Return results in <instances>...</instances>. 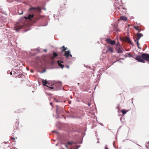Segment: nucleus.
I'll use <instances>...</instances> for the list:
<instances>
[{
    "label": "nucleus",
    "instance_id": "obj_15",
    "mask_svg": "<svg viewBox=\"0 0 149 149\" xmlns=\"http://www.w3.org/2000/svg\"><path fill=\"white\" fill-rule=\"evenodd\" d=\"M73 144H76V143L73 141H68L67 142V144L68 145H71Z\"/></svg>",
    "mask_w": 149,
    "mask_h": 149
},
{
    "label": "nucleus",
    "instance_id": "obj_44",
    "mask_svg": "<svg viewBox=\"0 0 149 149\" xmlns=\"http://www.w3.org/2000/svg\"><path fill=\"white\" fill-rule=\"evenodd\" d=\"M65 47V46L64 45H63L61 48V49H62V48L64 49Z\"/></svg>",
    "mask_w": 149,
    "mask_h": 149
},
{
    "label": "nucleus",
    "instance_id": "obj_40",
    "mask_svg": "<svg viewBox=\"0 0 149 149\" xmlns=\"http://www.w3.org/2000/svg\"><path fill=\"white\" fill-rule=\"evenodd\" d=\"M48 24V23H47L45 25H42V26H47Z\"/></svg>",
    "mask_w": 149,
    "mask_h": 149
},
{
    "label": "nucleus",
    "instance_id": "obj_31",
    "mask_svg": "<svg viewBox=\"0 0 149 149\" xmlns=\"http://www.w3.org/2000/svg\"><path fill=\"white\" fill-rule=\"evenodd\" d=\"M22 76H23V75L22 74H19L18 76V77L19 78H21L22 77Z\"/></svg>",
    "mask_w": 149,
    "mask_h": 149
},
{
    "label": "nucleus",
    "instance_id": "obj_7",
    "mask_svg": "<svg viewBox=\"0 0 149 149\" xmlns=\"http://www.w3.org/2000/svg\"><path fill=\"white\" fill-rule=\"evenodd\" d=\"M55 86H57V88H56L55 90H58L60 89V88L62 87V84L60 81H58V83L56 84L55 85Z\"/></svg>",
    "mask_w": 149,
    "mask_h": 149
},
{
    "label": "nucleus",
    "instance_id": "obj_36",
    "mask_svg": "<svg viewBox=\"0 0 149 149\" xmlns=\"http://www.w3.org/2000/svg\"><path fill=\"white\" fill-rule=\"evenodd\" d=\"M60 15L59 13H58L57 14H56V17H58V16Z\"/></svg>",
    "mask_w": 149,
    "mask_h": 149
},
{
    "label": "nucleus",
    "instance_id": "obj_53",
    "mask_svg": "<svg viewBox=\"0 0 149 149\" xmlns=\"http://www.w3.org/2000/svg\"><path fill=\"white\" fill-rule=\"evenodd\" d=\"M138 48L139 49H141V47H140L139 46V47H138Z\"/></svg>",
    "mask_w": 149,
    "mask_h": 149
},
{
    "label": "nucleus",
    "instance_id": "obj_54",
    "mask_svg": "<svg viewBox=\"0 0 149 149\" xmlns=\"http://www.w3.org/2000/svg\"><path fill=\"white\" fill-rule=\"evenodd\" d=\"M8 142H6L5 141V142H4V143L5 144H6Z\"/></svg>",
    "mask_w": 149,
    "mask_h": 149
},
{
    "label": "nucleus",
    "instance_id": "obj_19",
    "mask_svg": "<svg viewBox=\"0 0 149 149\" xmlns=\"http://www.w3.org/2000/svg\"><path fill=\"white\" fill-rule=\"evenodd\" d=\"M46 72V69H44L42 71H41L40 70L38 71V72H40L41 74H42L45 72Z\"/></svg>",
    "mask_w": 149,
    "mask_h": 149
},
{
    "label": "nucleus",
    "instance_id": "obj_60",
    "mask_svg": "<svg viewBox=\"0 0 149 149\" xmlns=\"http://www.w3.org/2000/svg\"><path fill=\"white\" fill-rule=\"evenodd\" d=\"M97 143H100V141H98L97 142Z\"/></svg>",
    "mask_w": 149,
    "mask_h": 149
},
{
    "label": "nucleus",
    "instance_id": "obj_2",
    "mask_svg": "<svg viewBox=\"0 0 149 149\" xmlns=\"http://www.w3.org/2000/svg\"><path fill=\"white\" fill-rule=\"evenodd\" d=\"M135 59L138 62L145 63V61L149 62V54L143 53L141 55H137Z\"/></svg>",
    "mask_w": 149,
    "mask_h": 149
},
{
    "label": "nucleus",
    "instance_id": "obj_28",
    "mask_svg": "<svg viewBox=\"0 0 149 149\" xmlns=\"http://www.w3.org/2000/svg\"><path fill=\"white\" fill-rule=\"evenodd\" d=\"M75 145L76 146L75 147H76V149H78L81 146V145H77L76 143Z\"/></svg>",
    "mask_w": 149,
    "mask_h": 149
},
{
    "label": "nucleus",
    "instance_id": "obj_47",
    "mask_svg": "<svg viewBox=\"0 0 149 149\" xmlns=\"http://www.w3.org/2000/svg\"><path fill=\"white\" fill-rule=\"evenodd\" d=\"M50 84V83L48 82V83H47V84H46V85H48L49 86V85Z\"/></svg>",
    "mask_w": 149,
    "mask_h": 149
},
{
    "label": "nucleus",
    "instance_id": "obj_12",
    "mask_svg": "<svg viewBox=\"0 0 149 149\" xmlns=\"http://www.w3.org/2000/svg\"><path fill=\"white\" fill-rule=\"evenodd\" d=\"M22 28V26H18L15 27L14 29V30L16 31L17 32L19 31V30Z\"/></svg>",
    "mask_w": 149,
    "mask_h": 149
},
{
    "label": "nucleus",
    "instance_id": "obj_58",
    "mask_svg": "<svg viewBox=\"0 0 149 149\" xmlns=\"http://www.w3.org/2000/svg\"><path fill=\"white\" fill-rule=\"evenodd\" d=\"M108 50H107V51H106V52H105V53H106H106H107L108 52Z\"/></svg>",
    "mask_w": 149,
    "mask_h": 149
},
{
    "label": "nucleus",
    "instance_id": "obj_45",
    "mask_svg": "<svg viewBox=\"0 0 149 149\" xmlns=\"http://www.w3.org/2000/svg\"><path fill=\"white\" fill-rule=\"evenodd\" d=\"M65 67L68 68H69V65H66L65 66Z\"/></svg>",
    "mask_w": 149,
    "mask_h": 149
},
{
    "label": "nucleus",
    "instance_id": "obj_52",
    "mask_svg": "<svg viewBox=\"0 0 149 149\" xmlns=\"http://www.w3.org/2000/svg\"><path fill=\"white\" fill-rule=\"evenodd\" d=\"M133 99H133V98H132V104H133Z\"/></svg>",
    "mask_w": 149,
    "mask_h": 149
},
{
    "label": "nucleus",
    "instance_id": "obj_17",
    "mask_svg": "<svg viewBox=\"0 0 149 149\" xmlns=\"http://www.w3.org/2000/svg\"><path fill=\"white\" fill-rule=\"evenodd\" d=\"M23 11L21 9H19L18 10V13L19 15H21L23 13Z\"/></svg>",
    "mask_w": 149,
    "mask_h": 149
},
{
    "label": "nucleus",
    "instance_id": "obj_9",
    "mask_svg": "<svg viewBox=\"0 0 149 149\" xmlns=\"http://www.w3.org/2000/svg\"><path fill=\"white\" fill-rule=\"evenodd\" d=\"M136 35L137 37L136 38V40H137V41H139L140 38L143 36L142 33H137L136 34Z\"/></svg>",
    "mask_w": 149,
    "mask_h": 149
},
{
    "label": "nucleus",
    "instance_id": "obj_48",
    "mask_svg": "<svg viewBox=\"0 0 149 149\" xmlns=\"http://www.w3.org/2000/svg\"><path fill=\"white\" fill-rule=\"evenodd\" d=\"M88 106H91V104L89 103H88Z\"/></svg>",
    "mask_w": 149,
    "mask_h": 149
},
{
    "label": "nucleus",
    "instance_id": "obj_55",
    "mask_svg": "<svg viewBox=\"0 0 149 149\" xmlns=\"http://www.w3.org/2000/svg\"><path fill=\"white\" fill-rule=\"evenodd\" d=\"M26 69H27V70H29V68H26Z\"/></svg>",
    "mask_w": 149,
    "mask_h": 149
},
{
    "label": "nucleus",
    "instance_id": "obj_37",
    "mask_svg": "<svg viewBox=\"0 0 149 149\" xmlns=\"http://www.w3.org/2000/svg\"><path fill=\"white\" fill-rule=\"evenodd\" d=\"M65 146L66 148H68V146L67 144H65Z\"/></svg>",
    "mask_w": 149,
    "mask_h": 149
},
{
    "label": "nucleus",
    "instance_id": "obj_32",
    "mask_svg": "<svg viewBox=\"0 0 149 149\" xmlns=\"http://www.w3.org/2000/svg\"><path fill=\"white\" fill-rule=\"evenodd\" d=\"M127 54H128V56L129 57H132V55L129 53H127Z\"/></svg>",
    "mask_w": 149,
    "mask_h": 149
},
{
    "label": "nucleus",
    "instance_id": "obj_43",
    "mask_svg": "<svg viewBox=\"0 0 149 149\" xmlns=\"http://www.w3.org/2000/svg\"><path fill=\"white\" fill-rule=\"evenodd\" d=\"M47 49H44L43 50V51H44V52H47Z\"/></svg>",
    "mask_w": 149,
    "mask_h": 149
},
{
    "label": "nucleus",
    "instance_id": "obj_24",
    "mask_svg": "<svg viewBox=\"0 0 149 149\" xmlns=\"http://www.w3.org/2000/svg\"><path fill=\"white\" fill-rule=\"evenodd\" d=\"M120 60H119V59L118 60H117L115 61L114 62H113V63H112V64H113L117 62V61H118L120 63H123L122 62V61H120Z\"/></svg>",
    "mask_w": 149,
    "mask_h": 149
},
{
    "label": "nucleus",
    "instance_id": "obj_41",
    "mask_svg": "<svg viewBox=\"0 0 149 149\" xmlns=\"http://www.w3.org/2000/svg\"><path fill=\"white\" fill-rule=\"evenodd\" d=\"M122 118H120V121L121 122H122V123H123L124 122H123V121H122Z\"/></svg>",
    "mask_w": 149,
    "mask_h": 149
},
{
    "label": "nucleus",
    "instance_id": "obj_10",
    "mask_svg": "<svg viewBox=\"0 0 149 149\" xmlns=\"http://www.w3.org/2000/svg\"><path fill=\"white\" fill-rule=\"evenodd\" d=\"M12 71H13V70H14V72L15 73H16V72L19 73L21 72L22 71L21 69L19 68L18 67L16 68L15 69L14 68H13L12 69Z\"/></svg>",
    "mask_w": 149,
    "mask_h": 149
},
{
    "label": "nucleus",
    "instance_id": "obj_62",
    "mask_svg": "<svg viewBox=\"0 0 149 149\" xmlns=\"http://www.w3.org/2000/svg\"><path fill=\"white\" fill-rule=\"evenodd\" d=\"M121 127V126H120L118 128V129H120Z\"/></svg>",
    "mask_w": 149,
    "mask_h": 149
},
{
    "label": "nucleus",
    "instance_id": "obj_18",
    "mask_svg": "<svg viewBox=\"0 0 149 149\" xmlns=\"http://www.w3.org/2000/svg\"><path fill=\"white\" fill-rule=\"evenodd\" d=\"M58 65V66L60 67L62 69H63L64 67V65L62 64H61V63H57Z\"/></svg>",
    "mask_w": 149,
    "mask_h": 149
},
{
    "label": "nucleus",
    "instance_id": "obj_22",
    "mask_svg": "<svg viewBox=\"0 0 149 149\" xmlns=\"http://www.w3.org/2000/svg\"><path fill=\"white\" fill-rule=\"evenodd\" d=\"M54 17V20H56L58 19V20H59L58 17H56V14H54L53 15Z\"/></svg>",
    "mask_w": 149,
    "mask_h": 149
},
{
    "label": "nucleus",
    "instance_id": "obj_39",
    "mask_svg": "<svg viewBox=\"0 0 149 149\" xmlns=\"http://www.w3.org/2000/svg\"><path fill=\"white\" fill-rule=\"evenodd\" d=\"M119 45H120V43H119L118 42V43H117L116 44V46H119Z\"/></svg>",
    "mask_w": 149,
    "mask_h": 149
},
{
    "label": "nucleus",
    "instance_id": "obj_8",
    "mask_svg": "<svg viewBox=\"0 0 149 149\" xmlns=\"http://www.w3.org/2000/svg\"><path fill=\"white\" fill-rule=\"evenodd\" d=\"M123 50H124V49L121 47H119L116 49V51L117 52V53L118 54L122 53H123Z\"/></svg>",
    "mask_w": 149,
    "mask_h": 149
},
{
    "label": "nucleus",
    "instance_id": "obj_6",
    "mask_svg": "<svg viewBox=\"0 0 149 149\" xmlns=\"http://www.w3.org/2000/svg\"><path fill=\"white\" fill-rule=\"evenodd\" d=\"M124 39L126 42L129 43L132 45H134L133 43H132V41L129 37H128L127 36H125L124 38Z\"/></svg>",
    "mask_w": 149,
    "mask_h": 149
},
{
    "label": "nucleus",
    "instance_id": "obj_5",
    "mask_svg": "<svg viewBox=\"0 0 149 149\" xmlns=\"http://www.w3.org/2000/svg\"><path fill=\"white\" fill-rule=\"evenodd\" d=\"M42 82L43 83V85L44 86H46L52 89H53L54 88V87H53V86L52 85L51 86H49L48 85H46V84H47V83H48V82L46 80L42 79Z\"/></svg>",
    "mask_w": 149,
    "mask_h": 149
},
{
    "label": "nucleus",
    "instance_id": "obj_57",
    "mask_svg": "<svg viewBox=\"0 0 149 149\" xmlns=\"http://www.w3.org/2000/svg\"><path fill=\"white\" fill-rule=\"evenodd\" d=\"M105 149H109L108 148H107L106 147L105 148Z\"/></svg>",
    "mask_w": 149,
    "mask_h": 149
},
{
    "label": "nucleus",
    "instance_id": "obj_11",
    "mask_svg": "<svg viewBox=\"0 0 149 149\" xmlns=\"http://www.w3.org/2000/svg\"><path fill=\"white\" fill-rule=\"evenodd\" d=\"M65 54L64 56H65L66 58H68L69 57V55H70V50H68V51H65Z\"/></svg>",
    "mask_w": 149,
    "mask_h": 149
},
{
    "label": "nucleus",
    "instance_id": "obj_30",
    "mask_svg": "<svg viewBox=\"0 0 149 149\" xmlns=\"http://www.w3.org/2000/svg\"><path fill=\"white\" fill-rule=\"evenodd\" d=\"M121 6H119V7H116V9H118V10H121Z\"/></svg>",
    "mask_w": 149,
    "mask_h": 149
},
{
    "label": "nucleus",
    "instance_id": "obj_26",
    "mask_svg": "<svg viewBox=\"0 0 149 149\" xmlns=\"http://www.w3.org/2000/svg\"><path fill=\"white\" fill-rule=\"evenodd\" d=\"M64 63V61H61L60 60H58L57 61V63Z\"/></svg>",
    "mask_w": 149,
    "mask_h": 149
},
{
    "label": "nucleus",
    "instance_id": "obj_14",
    "mask_svg": "<svg viewBox=\"0 0 149 149\" xmlns=\"http://www.w3.org/2000/svg\"><path fill=\"white\" fill-rule=\"evenodd\" d=\"M126 8L124 7H121V10H120V11H122L123 12L126 13Z\"/></svg>",
    "mask_w": 149,
    "mask_h": 149
},
{
    "label": "nucleus",
    "instance_id": "obj_46",
    "mask_svg": "<svg viewBox=\"0 0 149 149\" xmlns=\"http://www.w3.org/2000/svg\"><path fill=\"white\" fill-rule=\"evenodd\" d=\"M69 56H70L71 57H72V55L70 53V55H69Z\"/></svg>",
    "mask_w": 149,
    "mask_h": 149
},
{
    "label": "nucleus",
    "instance_id": "obj_56",
    "mask_svg": "<svg viewBox=\"0 0 149 149\" xmlns=\"http://www.w3.org/2000/svg\"><path fill=\"white\" fill-rule=\"evenodd\" d=\"M117 32H119V31H120L118 30V29L117 30Z\"/></svg>",
    "mask_w": 149,
    "mask_h": 149
},
{
    "label": "nucleus",
    "instance_id": "obj_4",
    "mask_svg": "<svg viewBox=\"0 0 149 149\" xmlns=\"http://www.w3.org/2000/svg\"><path fill=\"white\" fill-rule=\"evenodd\" d=\"M106 41L107 43L109 44L112 45H114L116 44L115 41L111 40L110 38H106Z\"/></svg>",
    "mask_w": 149,
    "mask_h": 149
},
{
    "label": "nucleus",
    "instance_id": "obj_23",
    "mask_svg": "<svg viewBox=\"0 0 149 149\" xmlns=\"http://www.w3.org/2000/svg\"><path fill=\"white\" fill-rule=\"evenodd\" d=\"M68 49V48L67 47H65L64 49H63L61 50V51L62 52H65L66 51V50H67Z\"/></svg>",
    "mask_w": 149,
    "mask_h": 149
},
{
    "label": "nucleus",
    "instance_id": "obj_16",
    "mask_svg": "<svg viewBox=\"0 0 149 149\" xmlns=\"http://www.w3.org/2000/svg\"><path fill=\"white\" fill-rule=\"evenodd\" d=\"M107 50L110 52L113 53V50L112 47H109L108 48Z\"/></svg>",
    "mask_w": 149,
    "mask_h": 149
},
{
    "label": "nucleus",
    "instance_id": "obj_21",
    "mask_svg": "<svg viewBox=\"0 0 149 149\" xmlns=\"http://www.w3.org/2000/svg\"><path fill=\"white\" fill-rule=\"evenodd\" d=\"M134 28L136 30L138 31L139 32H140L141 31H139V29L138 28V26H134Z\"/></svg>",
    "mask_w": 149,
    "mask_h": 149
},
{
    "label": "nucleus",
    "instance_id": "obj_33",
    "mask_svg": "<svg viewBox=\"0 0 149 149\" xmlns=\"http://www.w3.org/2000/svg\"><path fill=\"white\" fill-rule=\"evenodd\" d=\"M136 44L137 47H139V41H137Z\"/></svg>",
    "mask_w": 149,
    "mask_h": 149
},
{
    "label": "nucleus",
    "instance_id": "obj_49",
    "mask_svg": "<svg viewBox=\"0 0 149 149\" xmlns=\"http://www.w3.org/2000/svg\"><path fill=\"white\" fill-rule=\"evenodd\" d=\"M50 105H51L52 107H53V106H52V102H50Z\"/></svg>",
    "mask_w": 149,
    "mask_h": 149
},
{
    "label": "nucleus",
    "instance_id": "obj_50",
    "mask_svg": "<svg viewBox=\"0 0 149 149\" xmlns=\"http://www.w3.org/2000/svg\"><path fill=\"white\" fill-rule=\"evenodd\" d=\"M119 59V60H121V59L124 60V58H120Z\"/></svg>",
    "mask_w": 149,
    "mask_h": 149
},
{
    "label": "nucleus",
    "instance_id": "obj_13",
    "mask_svg": "<svg viewBox=\"0 0 149 149\" xmlns=\"http://www.w3.org/2000/svg\"><path fill=\"white\" fill-rule=\"evenodd\" d=\"M120 19L123 21H126L127 19V18L124 16L122 15L120 18Z\"/></svg>",
    "mask_w": 149,
    "mask_h": 149
},
{
    "label": "nucleus",
    "instance_id": "obj_34",
    "mask_svg": "<svg viewBox=\"0 0 149 149\" xmlns=\"http://www.w3.org/2000/svg\"><path fill=\"white\" fill-rule=\"evenodd\" d=\"M52 132H55V133H56L58 134H59L58 132L57 131H55V130H54V131H52Z\"/></svg>",
    "mask_w": 149,
    "mask_h": 149
},
{
    "label": "nucleus",
    "instance_id": "obj_64",
    "mask_svg": "<svg viewBox=\"0 0 149 149\" xmlns=\"http://www.w3.org/2000/svg\"><path fill=\"white\" fill-rule=\"evenodd\" d=\"M58 143H57L56 144V146H58Z\"/></svg>",
    "mask_w": 149,
    "mask_h": 149
},
{
    "label": "nucleus",
    "instance_id": "obj_3",
    "mask_svg": "<svg viewBox=\"0 0 149 149\" xmlns=\"http://www.w3.org/2000/svg\"><path fill=\"white\" fill-rule=\"evenodd\" d=\"M63 109L61 108L59 106L57 105L56 106V112L57 115H58L57 117L56 118L58 119L59 118V117L58 116V112L60 113L62 111V109Z\"/></svg>",
    "mask_w": 149,
    "mask_h": 149
},
{
    "label": "nucleus",
    "instance_id": "obj_59",
    "mask_svg": "<svg viewBox=\"0 0 149 149\" xmlns=\"http://www.w3.org/2000/svg\"><path fill=\"white\" fill-rule=\"evenodd\" d=\"M134 41L135 42H136V41H137V40H136V39H135V40H134Z\"/></svg>",
    "mask_w": 149,
    "mask_h": 149
},
{
    "label": "nucleus",
    "instance_id": "obj_42",
    "mask_svg": "<svg viewBox=\"0 0 149 149\" xmlns=\"http://www.w3.org/2000/svg\"><path fill=\"white\" fill-rule=\"evenodd\" d=\"M30 72L31 73H33V70L31 69L30 70Z\"/></svg>",
    "mask_w": 149,
    "mask_h": 149
},
{
    "label": "nucleus",
    "instance_id": "obj_20",
    "mask_svg": "<svg viewBox=\"0 0 149 149\" xmlns=\"http://www.w3.org/2000/svg\"><path fill=\"white\" fill-rule=\"evenodd\" d=\"M53 55L54 57H56L58 56V55L57 53H56L54 51H53Z\"/></svg>",
    "mask_w": 149,
    "mask_h": 149
},
{
    "label": "nucleus",
    "instance_id": "obj_38",
    "mask_svg": "<svg viewBox=\"0 0 149 149\" xmlns=\"http://www.w3.org/2000/svg\"><path fill=\"white\" fill-rule=\"evenodd\" d=\"M70 149H76V148L75 147H73L70 148Z\"/></svg>",
    "mask_w": 149,
    "mask_h": 149
},
{
    "label": "nucleus",
    "instance_id": "obj_25",
    "mask_svg": "<svg viewBox=\"0 0 149 149\" xmlns=\"http://www.w3.org/2000/svg\"><path fill=\"white\" fill-rule=\"evenodd\" d=\"M127 112V111H126L125 109H123L122 111V112L123 113V114L124 115Z\"/></svg>",
    "mask_w": 149,
    "mask_h": 149
},
{
    "label": "nucleus",
    "instance_id": "obj_29",
    "mask_svg": "<svg viewBox=\"0 0 149 149\" xmlns=\"http://www.w3.org/2000/svg\"><path fill=\"white\" fill-rule=\"evenodd\" d=\"M149 145V141H148V142L147 143H146L145 145V146H146V148H148V146Z\"/></svg>",
    "mask_w": 149,
    "mask_h": 149
},
{
    "label": "nucleus",
    "instance_id": "obj_63",
    "mask_svg": "<svg viewBox=\"0 0 149 149\" xmlns=\"http://www.w3.org/2000/svg\"><path fill=\"white\" fill-rule=\"evenodd\" d=\"M27 31H28V30H25L24 31H25V32H26Z\"/></svg>",
    "mask_w": 149,
    "mask_h": 149
},
{
    "label": "nucleus",
    "instance_id": "obj_27",
    "mask_svg": "<svg viewBox=\"0 0 149 149\" xmlns=\"http://www.w3.org/2000/svg\"><path fill=\"white\" fill-rule=\"evenodd\" d=\"M65 101H66L65 100L62 101V100H58V101H56V102H61V103L63 102H65Z\"/></svg>",
    "mask_w": 149,
    "mask_h": 149
},
{
    "label": "nucleus",
    "instance_id": "obj_51",
    "mask_svg": "<svg viewBox=\"0 0 149 149\" xmlns=\"http://www.w3.org/2000/svg\"><path fill=\"white\" fill-rule=\"evenodd\" d=\"M12 139H13V140H15V138L12 137Z\"/></svg>",
    "mask_w": 149,
    "mask_h": 149
},
{
    "label": "nucleus",
    "instance_id": "obj_1",
    "mask_svg": "<svg viewBox=\"0 0 149 149\" xmlns=\"http://www.w3.org/2000/svg\"><path fill=\"white\" fill-rule=\"evenodd\" d=\"M42 9L40 6L37 7H31L29 9L28 12L29 14H28V17L25 16L24 18L29 19L33 22H36L40 18L44 17V15H41L39 14L35 15L34 13H41V10Z\"/></svg>",
    "mask_w": 149,
    "mask_h": 149
},
{
    "label": "nucleus",
    "instance_id": "obj_35",
    "mask_svg": "<svg viewBox=\"0 0 149 149\" xmlns=\"http://www.w3.org/2000/svg\"><path fill=\"white\" fill-rule=\"evenodd\" d=\"M58 100L56 98H54V101L56 102V101H58Z\"/></svg>",
    "mask_w": 149,
    "mask_h": 149
},
{
    "label": "nucleus",
    "instance_id": "obj_61",
    "mask_svg": "<svg viewBox=\"0 0 149 149\" xmlns=\"http://www.w3.org/2000/svg\"><path fill=\"white\" fill-rule=\"evenodd\" d=\"M43 9L45 10H46V9L45 8H44Z\"/></svg>",
    "mask_w": 149,
    "mask_h": 149
}]
</instances>
